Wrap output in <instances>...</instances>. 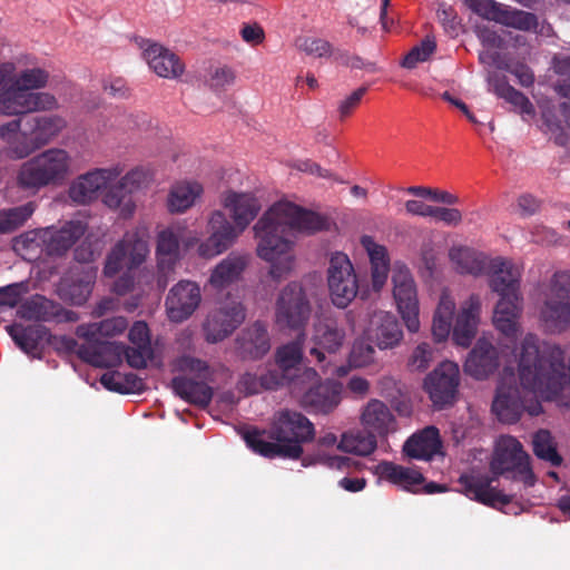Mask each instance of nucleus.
<instances>
[{
    "instance_id": "obj_6",
    "label": "nucleus",
    "mask_w": 570,
    "mask_h": 570,
    "mask_svg": "<svg viewBox=\"0 0 570 570\" xmlns=\"http://www.w3.org/2000/svg\"><path fill=\"white\" fill-rule=\"evenodd\" d=\"M313 435V424L302 413L281 410L275 413L271 428L274 442L265 441L264 435L257 431L247 432L245 441L253 451L264 456L297 459L303 453L302 443L311 440Z\"/></svg>"
},
{
    "instance_id": "obj_18",
    "label": "nucleus",
    "mask_w": 570,
    "mask_h": 570,
    "mask_svg": "<svg viewBox=\"0 0 570 570\" xmlns=\"http://www.w3.org/2000/svg\"><path fill=\"white\" fill-rule=\"evenodd\" d=\"M202 302L200 287L193 281H179L168 292L165 306L168 318L181 323L189 318Z\"/></svg>"
},
{
    "instance_id": "obj_2",
    "label": "nucleus",
    "mask_w": 570,
    "mask_h": 570,
    "mask_svg": "<svg viewBox=\"0 0 570 570\" xmlns=\"http://www.w3.org/2000/svg\"><path fill=\"white\" fill-rule=\"evenodd\" d=\"M327 220L288 200L273 204L253 227L256 255L268 264L275 282L288 278L296 266L294 233L312 234L325 229Z\"/></svg>"
},
{
    "instance_id": "obj_58",
    "label": "nucleus",
    "mask_w": 570,
    "mask_h": 570,
    "mask_svg": "<svg viewBox=\"0 0 570 570\" xmlns=\"http://www.w3.org/2000/svg\"><path fill=\"white\" fill-rule=\"evenodd\" d=\"M464 3L478 16L494 22L503 4L494 0H464Z\"/></svg>"
},
{
    "instance_id": "obj_50",
    "label": "nucleus",
    "mask_w": 570,
    "mask_h": 570,
    "mask_svg": "<svg viewBox=\"0 0 570 570\" xmlns=\"http://www.w3.org/2000/svg\"><path fill=\"white\" fill-rule=\"evenodd\" d=\"M126 382L129 386L125 385L124 376L118 372H108L100 377V383L108 390L127 393L129 391L140 390L142 386L141 380L137 379L134 374L126 376Z\"/></svg>"
},
{
    "instance_id": "obj_13",
    "label": "nucleus",
    "mask_w": 570,
    "mask_h": 570,
    "mask_svg": "<svg viewBox=\"0 0 570 570\" xmlns=\"http://www.w3.org/2000/svg\"><path fill=\"white\" fill-rule=\"evenodd\" d=\"M393 297L397 311L409 332L420 330L419 299L414 279L410 269L403 264H395L392 272Z\"/></svg>"
},
{
    "instance_id": "obj_22",
    "label": "nucleus",
    "mask_w": 570,
    "mask_h": 570,
    "mask_svg": "<svg viewBox=\"0 0 570 570\" xmlns=\"http://www.w3.org/2000/svg\"><path fill=\"white\" fill-rule=\"evenodd\" d=\"M72 160L69 154L52 148L38 155V187L62 184L71 174Z\"/></svg>"
},
{
    "instance_id": "obj_16",
    "label": "nucleus",
    "mask_w": 570,
    "mask_h": 570,
    "mask_svg": "<svg viewBox=\"0 0 570 570\" xmlns=\"http://www.w3.org/2000/svg\"><path fill=\"white\" fill-rule=\"evenodd\" d=\"M345 331L333 320H318L313 324L309 340L308 353L317 363L325 368L330 361L328 355L341 350L345 341Z\"/></svg>"
},
{
    "instance_id": "obj_53",
    "label": "nucleus",
    "mask_w": 570,
    "mask_h": 570,
    "mask_svg": "<svg viewBox=\"0 0 570 570\" xmlns=\"http://www.w3.org/2000/svg\"><path fill=\"white\" fill-rule=\"evenodd\" d=\"M297 47L304 53L317 58H328L333 52V46L327 40L314 37L298 39Z\"/></svg>"
},
{
    "instance_id": "obj_35",
    "label": "nucleus",
    "mask_w": 570,
    "mask_h": 570,
    "mask_svg": "<svg viewBox=\"0 0 570 570\" xmlns=\"http://www.w3.org/2000/svg\"><path fill=\"white\" fill-rule=\"evenodd\" d=\"M375 473L380 479L412 492L417 491L424 482L422 473L416 469L399 465L389 461L379 463L375 466Z\"/></svg>"
},
{
    "instance_id": "obj_37",
    "label": "nucleus",
    "mask_w": 570,
    "mask_h": 570,
    "mask_svg": "<svg viewBox=\"0 0 570 570\" xmlns=\"http://www.w3.org/2000/svg\"><path fill=\"white\" fill-rule=\"evenodd\" d=\"M342 386L335 382L321 383L311 387L303 396L305 405L321 413L333 411L341 402Z\"/></svg>"
},
{
    "instance_id": "obj_30",
    "label": "nucleus",
    "mask_w": 570,
    "mask_h": 570,
    "mask_svg": "<svg viewBox=\"0 0 570 570\" xmlns=\"http://www.w3.org/2000/svg\"><path fill=\"white\" fill-rule=\"evenodd\" d=\"M248 265V256L230 253L210 271L208 285L217 291L237 283Z\"/></svg>"
},
{
    "instance_id": "obj_34",
    "label": "nucleus",
    "mask_w": 570,
    "mask_h": 570,
    "mask_svg": "<svg viewBox=\"0 0 570 570\" xmlns=\"http://www.w3.org/2000/svg\"><path fill=\"white\" fill-rule=\"evenodd\" d=\"M406 455L419 460H430L440 454L442 441L440 432L435 426H426L422 431L413 434L403 446Z\"/></svg>"
},
{
    "instance_id": "obj_61",
    "label": "nucleus",
    "mask_w": 570,
    "mask_h": 570,
    "mask_svg": "<svg viewBox=\"0 0 570 570\" xmlns=\"http://www.w3.org/2000/svg\"><path fill=\"white\" fill-rule=\"evenodd\" d=\"M432 360V347L428 343H421L413 350L407 365L412 371H423L430 365Z\"/></svg>"
},
{
    "instance_id": "obj_23",
    "label": "nucleus",
    "mask_w": 570,
    "mask_h": 570,
    "mask_svg": "<svg viewBox=\"0 0 570 570\" xmlns=\"http://www.w3.org/2000/svg\"><path fill=\"white\" fill-rule=\"evenodd\" d=\"M499 352L487 336L478 338L475 345L468 354L464 362V372L476 379L484 380L492 375L499 367Z\"/></svg>"
},
{
    "instance_id": "obj_42",
    "label": "nucleus",
    "mask_w": 570,
    "mask_h": 570,
    "mask_svg": "<svg viewBox=\"0 0 570 570\" xmlns=\"http://www.w3.org/2000/svg\"><path fill=\"white\" fill-rule=\"evenodd\" d=\"M284 385V376H281L276 370H267L265 373H244L237 383V390L245 394H258L265 390H275Z\"/></svg>"
},
{
    "instance_id": "obj_12",
    "label": "nucleus",
    "mask_w": 570,
    "mask_h": 570,
    "mask_svg": "<svg viewBox=\"0 0 570 570\" xmlns=\"http://www.w3.org/2000/svg\"><path fill=\"white\" fill-rule=\"evenodd\" d=\"M490 465L494 474L511 473L513 479L521 480L525 485L533 484L529 456L521 443L512 436L505 435L498 439Z\"/></svg>"
},
{
    "instance_id": "obj_27",
    "label": "nucleus",
    "mask_w": 570,
    "mask_h": 570,
    "mask_svg": "<svg viewBox=\"0 0 570 570\" xmlns=\"http://www.w3.org/2000/svg\"><path fill=\"white\" fill-rule=\"evenodd\" d=\"M522 311V295L500 296L494 306L492 322L494 327L511 342L521 335L519 318Z\"/></svg>"
},
{
    "instance_id": "obj_4",
    "label": "nucleus",
    "mask_w": 570,
    "mask_h": 570,
    "mask_svg": "<svg viewBox=\"0 0 570 570\" xmlns=\"http://www.w3.org/2000/svg\"><path fill=\"white\" fill-rule=\"evenodd\" d=\"M220 202L232 222L222 210H213L206 220L207 237L200 240L194 236L184 240L187 248L197 245V255L205 259L225 253L262 209L261 200L250 193L228 190L222 195Z\"/></svg>"
},
{
    "instance_id": "obj_24",
    "label": "nucleus",
    "mask_w": 570,
    "mask_h": 570,
    "mask_svg": "<svg viewBox=\"0 0 570 570\" xmlns=\"http://www.w3.org/2000/svg\"><path fill=\"white\" fill-rule=\"evenodd\" d=\"M360 424L364 431L376 438H386L397 430V421L392 410L377 399H371L362 406Z\"/></svg>"
},
{
    "instance_id": "obj_43",
    "label": "nucleus",
    "mask_w": 570,
    "mask_h": 570,
    "mask_svg": "<svg viewBox=\"0 0 570 570\" xmlns=\"http://www.w3.org/2000/svg\"><path fill=\"white\" fill-rule=\"evenodd\" d=\"M377 448V440L374 434L366 431H348L341 435L337 450L344 453L366 456Z\"/></svg>"
},
{
    "instance_id": "obj_60",
    "label": "nucleus",
    "mask_w": 570,
    "mask_h": 570,
    "mask_svg": "<svg viewBox=\"0 0 570 570\" xmlns=\"http://www.w3.org/2000/svg\"><path fill=\"white\" fill-rule=\"evenodd\" d=\"M124 355L131 367L141 368L147 365V362L153 356V348L150 344L132 345L125 348Z\"/></svg>"
},
{
    "instance_id": "obj_49",
    "label": "nucleus",
    "mask_w": 570,
    "mask_h": 570,
    "mask_svg": "<svg viewBox=\"0 0 570 570\" xmlns=\"http://www.w3.org/2000/svg\"><path fill=\"white\" fill-rule=\"evenodd\" d=\"M236 81L235 70L226 65L214 66L208 71L207 83L215 91H225Z\"/></svg>"
},
{
    "instance_id": "obj_15",
    "label": "nucleus",
    "mask_w": 570,
    "mask_h": 570,
    "mask_svg": "<svg viewBox=\"0 0 570 570\" xmlns=\"http://www.w3.org/2000/svg\"><path fill=\"white\" fill-rule=\"evenodd\" d=\"M121 173L119 165L89 170L72 180L68 190L69 198L78 205L91 204Z\"/></svg>"
},
{
    "instance_id": "obj_28",
    "label": "nucleus",
    "mask_w": 570,
    "mask_h": 570,
    "mask_svg": "<svg viewBox=\"0 0 570 570\" xmlns=\"http://www.w3.org/2000/svg\"><path fill=\"white\" fill-rule=\"evenodd\" d=\"M459 491L464 495L492 508H509V504L512 500L510 495H507L492 487L490 481L487 479L461 476L459 480ZM512 509L503 510L504 513H510Z\"/></svg>"
},
{
    "instance_id": "obj_63",
    "label": "nucleus",
    "mask_w": 570,
    "mask_h": 570,
    "mask_svg": "<svg viewBox=\"0 0 570 570\" xmlns=\"http://www.w3.org/2000/svg\"><path fill=\"white\" fill-rule=\"evenodd\" d=\"M432 218L443 222L449 226H458L462 222V214L456 208L434 206Z\"/></svg>"
},
{
    "instance_id": "obj_17",
    "label": "nucleus",
    "mask_w": 570,
    "mask_h": 570,
    "mask_svg": "<svg viewBox=\"0 0 570 570\" xmlns=\"http://www.w3.org/2000/svg\"><path fill=\"white\" fill-rule=\"evenodd\" d=\"M365 322L363 328L365 337L380 350H393L401 344L403 331L392 313L374 309L366 315Z\"/></svg>"
},
{
    "instance_id": "obj_5",
    "label": "nucleus",
    "mask_w": 570,
    "mask_h": 570,
    "mask_svg": "<svg viewBox=\"0 0 570 570\" xmlns=\"http://www.w3.org/2000/svg\"><path fill=\"white\" fill-rule=\"evenodd\" d=\"M481 307L480 296L472 294L460 304L455 314V299L448 289H443L432 317L431 333L434 342H445L452 334L455 345L469 347L478 333Z\"/></svg>"
},
{
    "instance_id": "obj_38",
    "label": "nucleus",
    "mask_w": 570,
    "mask_h": 570,
    "mask_svg": "<svg viewBox=\"0 0 570 570\" xmlns=\"http://www.w3.org/2000/svg\"><path fill=\"white\" fill-rule=\"evenodd\" d=\"M303 342L304 335L299 334L295 341L281 346L276 352V367L273 370L284 376V384L292 382L294 374L298 371L297 365L303 356Z\"/></svg>"
},
{
    "instance_id": "obj_31",
    "label": "nucleus",
    "mask_w": 570,
    "mask_h": 570,
    "mask_svg": "<svg viewBox=\"0 0 570 570\" xmlns=\"http://www.w3.org/2000/svg\"><path fill=\"white\" fill-rule=\"evenodd\" d=\"M361 245L370 261L371 287L374 292H381L385 286L390 273V256L384 245L379 244L373 237L364 235Z\"/></svg>"
},
{
    "instance_id": "obj_19",
    "label": "nucleus",
    "mask_w": 570,
    "mask_h": 570,
    "mask_svg": "<svg viewBox=\"0 0 570 570\" xmlns=\"http://www.w3.org/2000/svg\"><path fill=\"white\" fill-rule=\"evenodd\" d=\"M487 273L489 286L499 296L517 297L522 295L520 284L522 278V266L511 259L495 257L489 261Z\"/></svg>"
},
{
    "instance_id": "obj_3",
    "label": "nucleus",
    "mask_w": 570,
    "mask_h": 570,
    "mask_svg": "<svg viewBox=\"0 0 570 570\" xmlns=\"http://www.w3.org/2000/svg\"><path fill=\"white\" fill-rule=\"evenodd\" d=\"M36 69L17 72L11 62L0 63V114L19 115L0 126V137L10 139L16 135L11 153L24 158L36 150Z\"/></svg>"
},
{
    "instance_id": "obj_55",
    "label": "nucleus",
    "mask_w": 570,
    "mask_h": 570,
    "mask_svg": "<svg viewBox=\"0 0 570 570\" xmlns=\"http://www.w3.org/2000/svg\"><path fill=\"white\" fill-rule=\"evenodd\" d=\"M435 48L434 39L426 37L405 56L402 66L409 69L414 68L419 62L426 61L435 51Z\"/></svg>"
},
{
    "instance_id": "obj_45",
    "label": "nucleus",
    "mask_w": 570,
    "mask_h": 570,
    "mask_svg": "<svg viewBox=\"0 0 570 570\" xmlns=\"http://www.w3.org/2000/svg\"><path fill=\"white\" fill-rule=\"evenodd\" d=\"M338 442L336 435L333 433H327L322 436L318 441L320 449L316 454V461L330 469L344 471L351 466L352 460L347 456L330 452L331 449L337 450Z\"/></svg>"
},
{
    "instance_id": "obj_25",
    "label": "nucleus",
    "mask_w": 570,
    "mask_h": 570,
    "mask_svg": "<svg viewBox=\"0 0 570 570\" xmlns=\"http://www.w3.org/2000/svg\"><path fill=\"white\" fill-rule=\"evenodd\" d=\"M96 277V267L73 266L60 282V294L73 304H83L91 294Z\"/></svg>"
},
{
    "instance_id": "obj_36",
    "label": "nucleus",
    "mask_w": 570,
    "mask_h": 570,
    "mask_svg": "<svg viewBox=\"0 0 570 570\" xmlns=\"http://www.w3.org/2000/svg\"><path fill=\"white\" fill-rule=\"evenodd\" d=\"M203 186L197 181L175 183L167 195V209L171 214H183L191 208L203 195Z\"/></svg>"
},
{
    "instance_id": "obj_32",
    "label": "nucleus",
    "mask_w": 570,
    "mask_h": 570,
    "mask_svg": "<svg viewBox=\"0 0 570 570\" xmlns=\"http://www.w3.org/2000/svg\"><path fill=\"white\" fill-rule=\"evenodd\" d=\"M87 229V225L81 220H69L59 228L47 229L38 237L45 243L50 254H62L68 250L75 242L81 237Z\"/></svg>"
},
{
    "instance_id": "obj_40",
    "label": "nucleus",
    "mask_w": 570,
    "mask_h": 570,
    "mask_svg": "<svg viewBox=\"0 0 570 570\" xmlns=\"http://www.w3.org/2000/svg\"><path fill=\"white\" fill-rule=\"evenodd\" d=\"M127 326V320L122 316H118L104 320L99 323L79 325L77 327V335L89 343H97L122 333Z\"/></svg>"
},
{
    "instance_id": "obj_26",
    "label": "nucleus",
    "mask_w": 570,
    "mask_h": 570,
    "mask_svg": "<svg viewBox=\"0 0 570 570\" xmlns=\"http://www.w3.org/2000/svg\"><path fill=\"white\" fill-rule=\"evenodd\" d=\"M181 230L179 227H168L163 229L157 237L156 254L158 258V286L165 288L169 281V274L173 272L176 262L179 259V238Z\"/></svg>"
},
{
    "instance_id": "obj_10",
    "label": "nucleus",
    "mask_w": 570,
    "mask_h": 570,
    "mask_svg": "<svg viewBox=\"0 0 570 570\" xmlns=\"http://www.w3.org/2000/svg\"><path fill=\"white\" fill-rule=\"evenodd\" d=\"M311 313V304L301 284L293 282L281 291L275 305V323L281 331L299 332Z\"/></svg>"
},
{
    "instance_id": "obj_59",
    "label": "nucleus",
    "mask_w": 570,
    "mask_h": 570,
    "mask_svg": "<svg viewBox=\"0 0 570 570\" xmlns=\"http://www.w3.org/2000/svg\"><path fill=\"white\" fill-rule=\"evenodd\" d=\"M495 92L504 98L507 101L513 104L514 106L519 107L523 114L532 115L533 114V106L529 101V99L508 85H502L497 87Z\"/></svg>"
},
{
    "instance_id": "obj_9",
    "label": "nucleus",
    "mask_w": 570,
    "mask_h": 570,
    "mask_svg": "<svg viewBox=\"0 0 570 570\" xmlns=\"http://www.w3.org/2000/svg\"><path fill=\"white\" fill-rule=\"evenodd\" d=\"M326 281L331 301L338 308L347 307L358 294L357 273L350 257L343 252L330 254Z\"/></svg>"
},
{
    "instance_id": "obj_29",
    "label": "nucleus",
    "mask_w": 570,
    "mask_h": 570,
    "mask_svg": "<svg viewBox=\"0 0 570 570\" xmlns=\"http://www.w3.org/2000/svg\"><path fill=\"white\" fill-rule=\"evenodd\" d=\"M142 56L149 68L159 77L176 79L185 71V65L179 57L159 43L145 42Z\"/></svg>"
},
{
    "instance_id": "obj_48",
    "label": "nucleus",
    "mask_w": 570,
    "mask_h": 570,
    "mask_svg": "<svg viewBox=\"0 0 570 570\" xmlns=\"http://www.w3.org/2000/svg\"><path fill=\"white\" fill-rule=\"evenodd\" d=\"M532 443L533 451L538 458L548 461L552 465H559L561 463V456L556 450V443L549 431H538L533 436Z\"/></svg>"
},
{
    "instance_id": "obj_64",
    "label": "nucleus",
    "mask_w": 570,
    "mask_h": 570,
    "mask_svg": "<svg viewBox=\"0 0 570 570\" xmlns=\"http://www.w3.org/2000/svg\"><path fill=\"white\" fill-rule=\"evenodd\" d=\"M18 183L23 188L36 187V158L27 160L18 175Z\"/></svg>"
},
{
    "instance_id": "obj_39",
    "label": "nucleus",
    "mask_w": 570,
    "mask_h": 570,
    "mask_svg": "<svg viewBox=\"0 0 570 570\" xmlns=\"http://www.w3.org/2000/svg\"><path fill=\"white\" fill-rule=\"evenodd\" d=\"M449 257L458 272L471 275L483 273L490 261L484 254L466 246L452 247Z\"/></svg>"
},
{
    "instance_id": "obj_21",
    "label": "nucleus",
    "mask_w": 570,
    "mask_h": 570,
    "mask_svg": "<svg viewBox=\"0 0 570 570\" xmlns=\"http://www.w3.org/2000/svg\"><path fill=\"white\" fill-rule=\"evenodd\" d=\"M18 321L7 326L16 345L31 360L36 358V296L28 298L17 311Z\"/></svg>"
},
{
    "instance_id": "obj_62",
    "label": "nucleus",
    "mask_w": 570,
    "mask_h": 570,
    "mask_svg": "<svg viewBox=\"0 0 570 570\" xmlns=\"http://www.w3.org/2000/svg\"><path fill=\"white\" fill-rule=\"evenodd\" d=\"M367 88L361 87L345 97L338 105V112L341 117H347L358 106L361 99L366 94Z\"/></svg>"
},
{
    "instance_id": "obj_41",
    "label": "nucleus",
    "mask_w": 570,
    "mask_h": 570,
    "mask_svg": "<svg viewBox=\"0 0 570 570\" xmlns=\"http://www.w3.org/2000/svg\"><path fill=\"white\" fill-rule=\"evenodd\" d=\"M242 354L258 358L265 355L269 348V336L264 325L256 323L245 330L237 341Z\"/></svg>"
},
{
    "instance_id": "obj_51",
    "label": "nucleus",
    "mask_w": 570,
    "mask_h": 570,
    "mask_svg": "<svg viewBox=\"0 0 570 570\" xmlns=\"http://www.w3.org/2000/svg\"><path fill=\"white\" fill-rule=\"evenodd\" d=\"M29 292L28 283L19 282L0 287V313L16 307Z\"/></svg>"
},
{
    "instance_id": "obj_33",
    "label": "nucleus",
    "mask_w": 570,
    "mask_h": 570,
    "mask_svg": "<svg viewBox=\"0 0 570 570\" xmlns=\"http://www.w3.org/2000/svg\"><path fill=\"white\" fill-rule=\"evenodd\" d=\"M125 346L115 342L99 341L89 343L85 341L78 347L79 356L98 367H111L121 363Z\"/></svg>"
},
{
    "instance_id": "obj_57",
    "label": "nucleus",
    "mask_w": 570,
    "mask_h": 570,
    "mask_svg": "<svg viewBox=\"0 0 570 570\" xmlns=\"http://www.w3.org/2000/svg\"><path fill=\"white\" fill-rule=\"evenodd\" d=\"M102 250V242L100 238H94L88 235L82 243L76 248L75 257L79 263H90L99 257Z\"/></svg>"
},
{
    "instance_id": "obj_44",
    "label": "nucleus",
    "mask_w": 570,
    "mask_h": 570,
    "mask_svg": "<svg viewBox=\"0 0 570 570\" xmlns=\"http://www.w3.org/2000/svg\"><path fill=\"white\" fill-rule=\"evenodd\" d=\"M173 389L181 399L198 405H207L213 396L212 389L204 382H195L185 376L175 377Z\"/></svg>"
},
{
    "instance_id": "obj_1",
    "label": "nucleus",
    "mask_w": 570,
    "mask_h": 570,
    "mask_svg": "<svg viewBox=\"0 0 570 570\" xmlns=\"http://www.w3.org/2000/svg\"><path fill=\"white\" fill-rule=\"evenodd\" d=\"M518 357L519 384L513 375L501 379L492 404L498 419L505 423L515 422L523 411L530 415L541 412V399H570V357L564 363L563 351L556 345L541 343L531 334H522ZM503 345L511 341L503 336Z\"/></svg>"
},
{
    "instance_id": "obj_52",
    "label": "nucleus",
    "mask_w": 570,
    "mask_h": 570,
    "mask_svg": "<svg viewBox=\"0 0 570 570\" xmlns=\"http://www.w3.org/2000/svg\"><path fill=\"white\" fill-rule=\"evenodd\" d=\"M174 370L183 374L195 375L202 380H206L210 375L208 365L198 358L191 356H181L174 364Z\"/></svg>"
},
{
    "instance_id": "obj_54",
    "label": "nucleus",
    "mask_w": 570,
    "mask_h": 570,
    "mask_svg": "<svg viewBox=\"0 0 570 570\" xmlns=\"http://www.w3.org/2000/svg\"><path fill=\"white\" fill-rule=\"evenodd\" d=\"M375 360L374 347L363 341H356L351 350L348 363L355 368H362L371 365Z\"/></svg>"
},
{
    "instance_id": "obj_7",
    "label": "nucleus",
    "mask_w": 570,
    "mask_h": 570,
    "mask_svg": "<svg viewBox=\"0 0 570 570\" xmlns=\"http://www.w3.org/2000/svg\"><path fill=\"white\" fill-rule=\"evenodd\" d=\"M149 232L145 225L128 230L109 252L106 258L104 275L114 277L124 269V274L114 284V291L124 295L134 287L131 271L139 267L148 257Z\"/></svg>"
},
{
    "instance_id": "obj_8",
    "label": "nucleus",
    "mask_w": 570,
    "mask_h": 570,
    "mask_svg": "<svg viewBox=\"0 0 570 570\" xmlns=\"http://www.w3.org/2000/svg\"><path fill=\"white\" fill-rule=\"evenodd\" d=\"M540 318L547 327L562 331L570 325V272L552 275L543 289Z\"/></svg>"
},
{
    "instance_id": "obj_20",
    "label": "nucleus",
    "mask_w": 570,
    "mask_h": 570,
    "mask_svg": "<svg viewBox=\"0 0 570 570\" xmlns=\"http://www.w3.org/2000/svg\"><path fill=\"white\" fill-rule=\"evenodd\" d=\"M245 318L242 305L235 301L220 302L208 315L205 331L210 343H217L227 337Z\"/></svg>"
},
{
    "instance_id": "obj_56",
    "label": "nucleus",
    "mask_w": 570,
    "mask_h": 570,
    "mask_svg": "<svg viewBox=\"0 0 570 570\" xmlns=\"http://www.w3.org/2000/svg\"><path fill=\"white\" fill-rule=\"evenodd\" d=\"M66 126V121L57 115L38 117V144L55 137Z\"/></svg>"
},
{
    "instance_id": "obj_46",
    "label": "nucleus",
    "mask_w": 570,
    "mask_h": 570,
    "mask_svg": "<svg viewBox=\"0 0 570 570\" xmlns=\"http://www.w3.org/2000/svg\"><path fill=\"white\" fill-rule=\"evenodd\" d=\"M495 22L522 31L534 30L538 26L537 17L533 13L507 4H502Z\"/></svg>"
},
{
    "instance_id": "obj_47",
    "label": "nucleus",
    "mask_w": 570,
    "mask_h": 570,
    "mask_svg": "<svg viewBox=\"0 0 570 570\" xmlns=\"http://www.w3.org/2000/svg\"><path fill=\"white\" fill-rule=\"evenodd\" d=\"M33 203L0 210V234H7L20 227L33 214Z\"/></svg>"
},
{
    "instance_id": "obj_14",
    "label": "nucleus",
    "mask_w": 570,
    "mask_h": 570,
    "mask_svg": "<svg viewBox=\"0 0 570 570\" xmlns=\"http://www.w3.org/2000/svg\"><path fill=\"white\" fill-rule=\"evenodd\" d=\"M459 385V365L452 361H444L426 375L423 387L433 405L442 409L455 402Z\"/></svg>"
},
{
    "instance_id": "obj_11",
    "label": "nucleus",
    "mask_w": 570,
    "mask_h": 570,
    "mask_svg": "<svg viewBox=\"0 0 570 570\" xmlns=\"http://www.w3.org/2000/svg\"><path fill=\"white\" fill-rule=\"evenodd\" d=\"M148 171L142 167H135L119 176L114 183L104 188L101 193L102 204L120 218L128 219L136 212V202L132 194L148 179Z\"/></svg>"
}]
</instances>
